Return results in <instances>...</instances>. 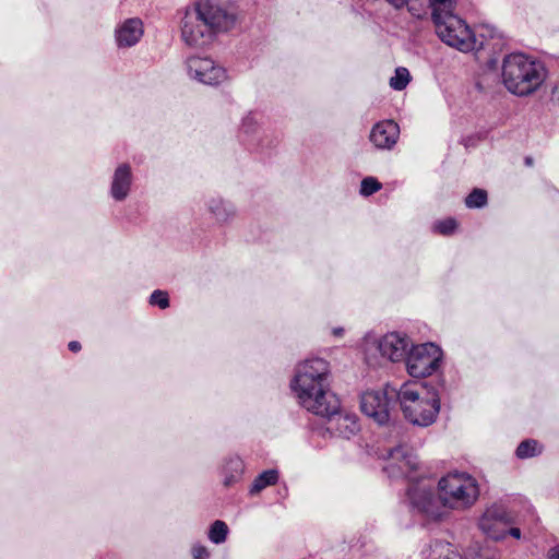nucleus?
<instances>
[{"label":"nucleus","mask_w":559,"mask_h":559,"mask_svg":"<svg viewBox=\"0 0 559 559\" xmlns=\"http://www.w3.org/2000/svg\"><path fill=\"white\" fill-rule=\"evenodd\" d=\"M290 388L298 404L328 418V430L349 439L359 430L356 415L340 412V401L330 388V366L322 358H309L297 365Z\"/></svg>","instance_id":"f257e3e1"},{"label":"nucleus","mask_w":559,"mask_h":559,"mask_svg":"<svg viewBox=\"0 0 559 559\" xmlns=\"http://www.w3.org/2000/svg\"><path fill=\"white\" fill-rule=\"evenodd\" d=\"M238 9L234 0H197L187 8L180 22L182 40L191 47H203L216 35L235 28Z\"/></svg>","instance_id":"f03ea898"},{"label":"nucleus","mask_w":559,"mask_h":559,"mask_svg":"<svg viewBox=\"0 0 559 559\" xmlns=\"http://www.w3.org/2000/svg\"><path fill=\"white\" fill-rule=\"evenodd\" d=\"M546 69L542 62L524 53H510L502 62V81L509 92L530 95L543 84Z\"/></svg>","instance_id":"7ed1b4c3"},{"label":"nucleus","mask_w":559,"mask_h":559,"mask_svg":"<svg viewBox=\"0 0 559 559\" xmlns=\"http://www.w3.org/2000/svg\"><path fill=\"white\" fill-rule=\"evenodd\" d=\"M407 421L419 427L432 425L440 412V399L433 391L417 382H406L396 392Z\"/></svg>","instance_id":"20e7f679"},{"label":"nucleus","mask_w":559,"mask_h":559,"mask_svg":"<svg viewBox=\"0 0 559 559\" xmlns=\"http://www.w3.org/2000/svg\"><path fill=\"white\" fill-rule=\"evenodd\" d=\"M438 491L443 510H466L479 497L477 480L469 474L453 472L443 476L438 483Z\"/></svg>","instance_id":"39448f33"},{"label":"nucleus","mask_w":559,"mask_h":559,"mask_svg":"<svg viewBox=\"0 0 559 559\" xmlns=\"http://www.w3.org/2000/svg\"><path fill=\"white\" fill-rule=\"evenodd\" d=\"M412 341L406 334L399 332L386 333L381 337H367L364 342V353L369 365H377V353L392 362L405 360Z\"/></svg>","instance_id":"423d86ee"},{"label":"nucleus","mask_w":559,"mask_h":559,"mask_svg":"<svg viewBox=\"0 0 559 559\" xmlns=\"http://www.w3.org/2000/svg\"><path fill=\"white\" fill-rule=\"evenodd\" d=\"M435 26L437 35L445 45L462 52H469L483 46V41L477 39L466 22L454 13L438 21Z\"/></svg>","instance_id":"0eeeda50"},{"label":"nucleus","mask_w":559,"mask_h":559,"mask_svg":"<svg viewBox=\"0 0 559 559\" xmlns=\"http://www.w3.org/2000/svg\"><path fill=\"white\" fill-rule=\"evenodd\" d=\"M442 358V349L433 343L412 344L405 357L406 370L413 378H425L439 370Z\"/></svg>","instance_id":"6e6552de"},{"label":"nucleus","mask_w":559,"mask_h":559,"mask_svg":"<svg viewBox=\"0 0 559 559\" xmlns=\"http://www.w3.org/2000/svg\"><path fill=\"white\" fill-rule=\"evenodd\" d=\"M409 506L413 510L431 520H440L445 515L440 493L435 496L432 487L425 480L413 484L407 490Z\"/></svg>","instance_id":"1a4fd4ad"},{"label":"nucleus","mask_w":559,"mask_h":559,"mask_svg":"<svg viewBox=\"0 0 559 559\" xmlns=\"http://www.w3.org/2000/svg\"><path fill=\"white\" fill-rule=\"evenodd\" d=\"M389 396L386 390H369L361 394L360 409L369 418L373 419L380 426L386 425L391 420L392 400L396 397L393 391Z\"/></svg>","instance_id":"9d476101"},{"label":"nucleus","mask_w":559,"mask_h":559,"mask_svg":"<svg viewBox=\"0 0 559 559\" xmlns=\"http://www.w3.org/2000/svg\"><path fill=\"white\" fill-rule=\"evenodd\" d=\"M190 79L206 85H218L228 80L227 71L214 60L206 57L192 56L186 61Z\"/></svg>","instance_id":"9b49d317"},{"label":"nucleus","mask_w":559,"mask_h":559,"mask_svg":"<svg viewBox=\"0 0 559 559\" xmlns=\"http://www.w3.org/2000/svg\"><path fill=\"white\" fill-rule=\"evenodd\" d=\"M388 460L389 463L384 468L391 477H411L418 466L415 453L404 447L390 450Z\"/></svg>","instance_id":"f8f14e48"},{"label":"nucleus","mask_w":559,"mask_h":559,"mask_svg":"<svg viewBox=\"0 0 559 559\" xmlns=\"http://www.w3.org/2000/svg\"><path fill=\"white\" fill-rule=\"evenodd\" d=\"M509 519L499 508L488 509L479 519V528L491 539L499 540L507 536Z\"/></svg>","instance_id":"ddd939ff"},{"label":"nucleus","mask_w":559,"mask_h":559,"mask_svg":"<svg viewBox=\"0 0 559 559\" xmlns=\"http://www.w3.org/2000/svg\"><path fill=\"white\" fill-rule=\"evenodd\" d=\"M133 173L128 163L119 164L111 176L109 195L117 202L124 201L131 193Z\"/></svg>","instance_id":"4468645a"},{"label":"nucleus","mask_w":559,"mask_h":559,"mask_svg":"<svg viewBox=\"0 0 559 559\" xmlns=\"http://www.w3.org/2000/svg\"><path fill=\"white\" fill-rule=\"evenodd\" d=\"M399 136V124L393 120H382L372 127L369 140L378 150H392Z\"/></svg>","instance_id":"2eb2a0df"},{"label":"nucleus","mask_w":559,"mask_h":559,"mask_svg":"<svg viewBox=\"0 0 559 559\" xmlns=\"http://www.w3.org/2000/svg\"><path fill=\"white\" fill-rule=\"evenodd\" d=\"M144 34V26L139 17L127 19L117 25L115 39L119 48L135 46Z\"/></svg>","instance_id":"dca6fc26"},{"label":"nucleus","mask_w":559,"mask_h":559,"mask_svg":"<svg viewBox=\"0 0 559 559\" xmlns=\"http://www.w3.org/2000/svg\"><path fill=\"white\" fill-rule=\"evenodd\" d=\"M205 205L207 213L221 226L230 224L237 215L235 204L218 195L210 197Z\"/></svg>","instance_id":"f3484780"},{"label":"nucleus","mask_w":559,"mask_h":559,"mask_svg":"<svg viewBox=\"0 0 559 559\" xmlns=\"http://www.w3.org/2000/svg\"><path fill=\"white\" fill-rule=\"evenodd\" d=\"M420 559H463L454 547L443 540H432L420 550Z\"/></svg>","instance_id":"a211bd4d"},{"label":"nucleus","mask_w":559,"mask_h":559,"mask_svg":"<svg viewBox=\"0 0 559 559\" xmlns=\"http://www.w3.org/2000/svg\"><path fill=\"white\" fill-rule=\"evenodd\" d=\"M456 7V0H425V4L419 3L417 9H424L425 13L421 15L425 16L428 12V9L431 10V17L433 23L444 19L445 16L453 14Z\"/></svg>","instance_id":"6ab92c4d"},{"label":"nucleus","mask_w":559,"mask_h":559,"mask_svg":"<svg viewBox=\"0 0 559 559\" xmlns=\"http://www.w3.org/2000/svg\"><path fill=\"white\" fill-rule=\"evenodd\" d=\"M243 469H245V464L239 456L235 455V456L228 457L224 465V473H225L224 484L226 486H230L231 484L237 481L240 478V476L242 475Z\"/></svg>","instance_id":"aec40b11"},{"label":"nucleus","mask_w":559,"mask_h":559,"mask_svg":"<svg viewBox=\"0 0 559 559\" xmlns=\"http://www.w3.org/2000/svg\"><path fill=\"white\" fill-rule=\"evenodd\" d=\"M278 480V472L276 469H267L259 474L250 488L251 495H257L269 486L276 484Z\"/></svg>","instance_id":"412c9836"},{"label":"nucleus","mask_w":559,"mask_h":559,"mask_svg":"<svg viewBox=\"0 0 559 559\" xmlns=\"http://www.w3.org/2000/svg\"><path fill=\"white\" fill-rule=\"evenodd\" d=\"M228 533L229 528L227 524L224 521L216 520L211 524L207 537L213 544L219 545L225 543Z\"/></svg>","instance_id":"4be33fe9"},{"label":"nucleus","mask_w":559,"mask_h":559,"mask_svg":"<svg viewBox=\"0 0 559 559\" xmlns=\"http://www.w3.org/2000/svg\"><path fill=\"white\" fill-rule=\"evenodd\" d=\"M412 76L407 68L399 67L394 71V75L390 79V87L394 91H403L411 82Z\"/></svg>","instance_id":"5701e85b"},{"label":"nucleus","mask_w":559,"mask_h":559,"mask_svg":"<svg viewBox=\"0 0 559 559\" xmlns=\"http://www.w3.org/2000/svg\"><path fill=\"white\" fill-rule=\"evenodd\" d=\"M543 447L536 440H525L516 449L519 459H528L540 454Z\"/></svg>","instance_id":"b1692460"},{"label":"nucleus","mask_w":559,"mask_h":559,"mask_svg":"<svg viewBox=\"0 0 559 559\" xmlns=\"http://www.w3.org/2000/svg\"><path fill=\"white\" fill-rule=\"evenodd\" d=\"M487 203V192L483 189H474L465 199L469 209L483 207Z\"/></svg>","instance_id":"393cba45"},{"label":"nucleus","mask_w":559,"mask_h":559,"mask_svg":"<svg viewBox=\"0 0 559 559\" xmlns=\"http://www.w3.org/2000/svg\"><path fill=\"white\" fill-rule=\"evenodd\" d=\"M385 1L388 3H390L395 9H402L404 7H407L411 14L416 17H421V15L425 13L424 9H417L418 0H385Z\"/></svg>","instance_id":"a878e982"},{"label":"nucleus","mask_w":559,"mask_h":559,"mask_svg":"<svg viewBox=\"0 0 559 559\" xmlns=\"http://www.w3.org/2000/svg\"><path fill=\"white\" fill-rule=\"evenodd\" d=\"M456 227V221L452 217H448L445 219L436 222L433 225V230L440 235L448 236L453 234Z\"/></svg>","instance_id":"bb28decb"},{"label":"nucleus","mask_w":559,"mask_h":559,"mask_svg":"<svg viewBox=\"0 0 559 559\" xmlns=\"http://www.w3.org/2000/svg\"><path fill=\"white\" fill-rule=\"evenodd\" d=\"M258 130V121L251 112L247 114L240 124V132L245 135L249 136L251 134H254Z\"/></svg>","instance_id":"cd10ccee"},{"label":"nucleus","mask_w":559,"mask_h":559,"mask_svg":"<svg viewBox=\"0 0 559 559\" xmlns=\"http://www.w3.org/2000/svg\"><path fill=\"white\" fill-rule=\"evenodd\" d=\"M381 189V183L373 177L362 179L360 185V193L365 197L371 195Z\"/></svg>","instance_id":"c85d7f7f"},{"label":"nucleus","mask_w":559,"mask_h":559,"mask_svg":"<svg viewBox=\"0 0 559 559\" xmlns=\"http://www.w3.org/2000/svg\"><path fill=\"white\" fill-rule=\"evenodd\" d=\"M150 304L153 306H157L160 309H166L169 307V298L168 294L164 290L156 289L151 294Z\"/></svg>","instance_id":"c756f323"},{"label":"nucleus","mask_w":559,"mask_h":559,"mask_svg":"<svg viewBox=\"0 0 559 559\" xmlns=\"http://www.w3.org/2000/svg\"><path fill=\"white\" fill-rule=\"evenodd\" d=\"M192 559H210V550L201 544H194L191 547Z\"/></svg>","instance_id":"7c9ffc66"},{"label":"nucleus","mask_w":559,"mask_h":559,"mask_svg":"<svg viewBox=\"0 0 559 559\" xmlns=\"http://www.w3.org/2000/svg\"><path fill=\"white\" fill-rule=\"evenodd\" d=\"M507 535H510L516 539L521 538V531L518 527H512L510 530H507Z\"/></svg>","instance_id":"2f4dec72"},{"label":"nucleus","mask_w":559,"mask_h":559,"mask_svg":"<svg viewBox=\"0 0 559 559\" xmlns=\"http://www.w3.org/2000/svg\"><path fill=\"white\" fill-rule=\"evenodd\" d=\"M69 349L71 352H79L81 349V344L76 341H71L68 345Z\"/></svg>","instance_id":"473e14b6"},{"label":"nucleus","mask_w":559,"mask_h":559,"mask_svg":"<svg viewBox=\"0 0 559 559\" xmlns=\"http://www.w3.org/2000/svg\"><path fill=\"white\" fill-rule=\"evenodd\" d=\"M549 559H559V548L551 549Z\"/></svg>","instance_id":"72a5a7b5"},{"label":"nucleus","mask_w":559,"mask_h":559,"mask_svg":"<svg viewBox=\"0 0 559 559\" xmlns=\"http://www.w3.org/2000/svg\"><path fill=\"white\" fill-rule=\"evenodd\" d=\"M554 96H555L556 100L559 102V85L555 87Z\"/></svg>","instance_id":"f704fd0d"},{"label":"nucleus","mask_w":559,"mask_h":559,"mask_svg":"<svg viewBox=\"0 0 559 559\" xmlns=\"http://www.w3.org/2000/svg\"><path fill=\"white\" fill-rule=\"evenodd\" d=\"M333 333H334L335 335H341V334L343 333V329H335V330L333 331Z\"/></svg>","instance_id":"c9c22d12"}]
</instances>
